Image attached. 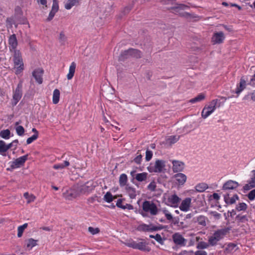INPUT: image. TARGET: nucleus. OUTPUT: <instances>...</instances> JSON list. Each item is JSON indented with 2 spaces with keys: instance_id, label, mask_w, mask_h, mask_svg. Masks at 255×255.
I'll use <instances>...</instances> for the list:
<instances>
[{
  "instance_id": "obj_1",
  "label": "nucleus",
  "mask_w": 255,
  "mask_h": 255,
  "mask_svg": "<svg viewBox=\"0 0 255 255\" xmlns=\"http://www.w3.org/2000/svg\"><path fill=\"white\" fill-rule=\"evenodd\" d=\"M142 56V53L141 51L137 49L130 48L121 52L119 57V60L121 61H125L130 58L139 59L141 58Z\"/></svg>"
},
{
  "instance_id": "obj_2",
  "label": "nucleus",
  "mask_w": 255,
  "mask_h": 255,
  "mask_svg": "<svg viewBox=\"0 0 255 255\" xmlns=\"http://www.w3.org/2000/svg\"><path fill=\"white\" fill-rule=\"evenodd\" d=\"M230 228H224L216 231L213 236H211L208 240L209 244L211 246H216L217 242L222 239L229 232Z\"/></svg>"
},
{
  "instance_id": "obj_3",
  "label": "nucleus",
  "mask_w": 255,
  "mask_h": 255,
  "mask_svg": "<svg viewBox=\"0 0 255 255\" xmlns=\"http://www.w3.org/2000/svg\"><path fill=\"white\" fill-rule=\"evenodd\" d=\"M188 8H189V6L187 5L176 3L175 6L168 8V9L172 10L174 13L186 18L196 17V16H192V14L183 11L184 10Z\"/></svg>"
},
{
  "instance_id": "obj_4",
  "label": "nucleus",
  "mask_w": 255,
  "mask_h": 255,
  "mask_svg": "<svg viewBox=\"0 0 255 255\" xmlns=\"http://www.w3.org/2000/svg\"><path fill=\"white\" fill-rule=\"evenodd\" d=\"M22 96V81H20L18 83L16 88L13 91L12 99L11 100V105L14 107L16 105Z\"/></svg>"
},
{
  "instance_id": "obj_5",
  "label": "nucleus",
  "mask_w": 255,
  "mask_h": 255,
  "mask_svg": "<svg viewBox=\"0 0 255 255\" xmlns=\"http://www.w3.org/2000/svg\"><path fill=\"white\" fill-rule=\"evenodd\" d=\"M165 161L163 160L157 159L155 161L154 165H150L147 167V170L150 173H161L164 172L166 170L165 167Z\"/></svg>"
},
{
  "instance_id": "obj_6",
  "label": "nucleus",
  "mask_w": 255,
  "mask_h": 255,
  "mask_svg": "<svg viewBox=\"0 0 255 255\" xmlns=\"http://www.w3.org/2000/svg\"><path fill=\"white\" fill-rule=\"evenodd\" d=\"M142 210L146 213H150L151 215H156L158 213L156 205L152 201H144L142 205Z\"/></svg>"
},
{
  "instance_id": "obj_7",
  "label": "nucleus",
  "mask_w": 255,
  "mask_h": 255,
  "mask_svg": "<svg viewBox=\"0 0 255 255\" xmlns=\"http://www.w3.org/2000/svg\"><path fill=\"white\" fill-rule=\"evenodd\" d=\"M74 156L72 155H69L68 158L64 161L63 163L55 164L53 165V168L56 170L64 169L66 167L70 165V162H73L74 161Z\"/></svg>"
},
{
  "instance_id": "obj_8",
  "label": "nucleus",
  "mask_w": 255,
  "mask_h": 255,
  "mask_svg": "<svg viewBox=\"0 0 255 255\" xmlns=\"http://www.w3.org/2000/svg\"><path fill=\"white\" fill-rule=\"evenodd\" d=\"M14 68L15 69V73L16 75L20 74L24 69V64L22 58L13 59Z\"/></svg>"
},
{
  "instance_id": "obj_9",
  "label": "nucleus",
  "mask_w": 255,
  "mask_h": 255,
  "mask_svg": "<svg viewBox=\"0 0 255 255\" xmlns=\"http://www.w3.org/2000/svg\"><path fill=\"white\" fill-rule=\"evenodd\" d=\"M180 200L181 199L177 195L173 194L168 197L166 204L168 206L176 208L178 206Z\"/></svg>"
},
{
  "instance_id": "obj_10",
  "label": "nucleus",
  "mask_w": 255,
  "mask_h": 255,
  "mask_svg": "<svg viewBox=\"0 0 255 255\" xmlns=\"http://www.w3.org/2000/svg\"><path fill=\"white\" fill-rule=\"evenodd\" d=\"M173 242L177 245L180 246H185L186 245V240L179 233L174 234L172 236Z\"/></svg>"
},
{
  "instance_id": "obj_11",
  "label": "nucleus",
  "mask_w": 255,
  "mask_h": 255,
  "mask_svg": "<svg viewBox=\"0 0 255 255\" xmlns=\"http://www.w3.org/2000/svg\"><path fill=\"white\" fill-rule=\"evenodd\" d=\"M225 39V36L222 31L215 32L214 33L212 42L214 44L222 43Z\"/></svg>"
},
{
  "instance_id": "obj_12",
  "label": "nucleus",
  "mask_w": 255,
  "mask_h": 255,
  "mask_svg": "<svg viewBox=\"0 0 255 255\" xmlns=\"http://www.w3.org/2000/svg\"><path fill=\"white\" fill-rule=\"evenodd\" d=\"M172 163L173 164L172 170L174 173H178L183 171L185 167V164L183 162L173 160Z\"/></svg>"
},
{
  "instance_id": "obj_13",
  "label": "nucleus",
  "mask_w": 255,
  "mask_h": 255,
  "mask_svg": "<svg viewBox=\"0 0 255 255\" xmlns=\"http://www.w3.org/2000/svg\"><path fill=\"white\" fill-rule=\"evenodd\" d=\"M239 185L240 184L238 182L233 181L232 180H229L223 184L222 190H234L237 189L238 187L239 186Z\"/></svg>"
},
{
  "instance_id": "obj_14",
  "label": "nucleus",
  "mask_w": 255,
  "mask_h": 255,
  "mask_svg": "<svg viewBox=\"0 0 255 255\" xmlns=\"http://www.w3.org/2000/svg\"><path fill=\"white\" fill-rule=\"evenodd\" d=\"M28 156V154H26L16 158L13 162H12V164L11 165V167L12 168H15L23 165L27 159Z\"/></svg>"
},
{
  "instance_id": "obj_15",
  "label": "nucleus",
  "mask_w": 255,
  "mask_h": 255,
  "mask_svg": "<svg viewBox=\"0 0 255 255\" xmlns=\"http://www.w3.org/2000/svg\"><path fill=\"white\" fill-rule=\"evenodd\" d=\"M247 86V82L244 77H242L239 84H237V88L235 91L232 93H235L238 96L246 88Z\"/></svg>"
},
{
  "instance_id": "obj_16",
  "label": "nucleus",
  "mask_w": 255,
  "mask_h": 255,
  "mask_svg": "<svg viewBox=\"0 0 255 255\" xmlns=\"http://www.w3.org/2000/svg\"><path fill=\"white\" fill-rule=\"evenodd\" d=\"M43 72L44 71L42 69L40 68L35 69L32 72V76L39 84L42 83L43 79L42 77Z\"/></svg>"
},
{
  "instance_id": "obj_17",
  "label": "nucleus",
  "mask_w": 255,
  "mask_h": 255,
  "mask_svg": "<svg viewBox=\"0 0 255 255\" xmlns=\"http://www.w3.org/2000/svg\"><path fill=\"white\" fill-rule=\"evenodd\" d=\"M8 44L9 50L16 49L18 45V42L15 34H13L9 37Z\"/></svg>"
},
{
  "instance_id": "obj_18",
  "label": "nucleus",
  "mask_w": 255,
  "mask_h": 255,
  "mask_svg": "<svg viewBox=\"0 0 255 255\" xmlns=\"http://www.w3.org/2000/svg\"><path fill=\"white\" fill-rule=\"evenodd\" d=\"M191 202V199L190 198H186L182 201L179 206L180 209L184 212L188 211L190 207Z\"/></svg>"
},
{
  "instance_id": "obj_19",
  "label": "nucleus",
  "mask_w": 255,
  "mask_h": 255,
  "mask_svg": "<svg viewBox=\"0 0 255 255\" xmlns=\"http://www.w3.org/2000/svg\"><path fill=\"white\" fill-rule=\"evenodd\" d=\"M176 181L179 185H183L187 180V176L182 173H178L173 176Z\"/></svg>"
},
{
  "instance_id": "obj_20",
  "label": "nucleus",
  "mask_w": 255,
  "mask_h": 255,
  "mask_svg": "<svg viewBox=\"0 0 255 255\" xmlns=\"http://www.w3.org/2000/svg\"><path fill=\"white\" fill-rule=\"evenodd\" d=\"M220 106V102L218 99L213 100L208 106H205L204 108H206L209 111L211 110L212 113L216 108V107H219Z\"/></svg>"
},
{
  "instance_id": "obj_21",
  "label": "nucleus",
  "mask_w": 255,
  "mask_h": 255,
  "mask_svg": "<svg viewBox=\"0 0 255 255\" xmlns=\"http://www.w3.org/2000/svg\"><path fill=\"white\" fill-rule=\"evenodd\" d=\"M126 192L128 194L130 199H135L136 196V191L135 188L128 184L125 187Z\"/></svg>"
},
{
  "instance_id": "obj_22",
  "label": "nucleus",
  "mask_w": 255,
  "mask_h": 255,
  "mask_svg": "<svg viewBox=\"0 0 255 255\" xmlns=\"http://www.w3.org/2000/svg\"><path fill=\"white\" fill-rule=\"evenodd\" d=\"M224 198L225 203L227 204H234L236 202V201L239 199L237 194H235L232 197L230 198L229 194H225Z\"/></svg>"
},
{
  "instance_id": "obj_23",
  "label": "nucleus",
  "mask_w": 255,
  "mask_h": 255,
  "mask_svg": "<svg viewBox=\"0 0 255 255\" xmlns=\"http://www.w3.org/2000/svg\"><path fill=\"white\" fill-rule=\"evenodd\" d=\"M153 225L151 224L146 225L145 224H142L138 226L137 230L140 232H153Z\"/></svg>"
},
{
  "instance_id": "obj_24",
  "label": "nucleus",
  "mask_w": 255,
  "mask_h": 255,
  "mask_svg": "<svg viewBox=\"0 0 255 255\" xmlns=\"http://www.w3.org/2000/svg\"><path fill=\"white\" fill-rule=\"evenodd\" d=\"M76 64L74 62H73L69 67V73L67 75L68 80H71L73 78L75 72Z\"/></svg>"
},
{
  "instance_id": "obj_25",
  "label": "nucleus",
  "mask_w": 255,
  "mask_h": 255,
  "mask_svg": "<svg viewBox=\"0 0 255 255\" xmlns=\"http://www.w3.org/2000/svg\"><path fill=\"white\" fill-rule=\"evenodd\" d=\"M128 180V179L127 175L125 173L122 174L120 176V177H119V182L120 186L121 187H123L124 186H125V187H126V186L128 184H127Z\"/></svg>"
},
{
  "instance_id": "obj_26",
  "label": "nucleus",
  "mask_w": 255,
  "mask_h": 255,
  "mask_svg": "<svg viewBox=\"0 0 255 255\" xmlns=\"http://www.w3.org/2000/svg\"><path fill=\"white\" fill-rule=\"evenodd\" d=\"M147 244L145 242H139L137 243L136 250H139L141 251L149 252L150 248L147 246Z\"/></svg>"
},
{
  "instance_id": "obj_27",
  "label": "nucleus",
  "mask_w": 255,
  "mask_h": 255,
  "mask_svg": "<svg viewBox=\"0 0 255 255\" xmlns=\"http://www.w3.org/2000/svg\"><path fill=\"white\" fill-rule=\"evenodd\" d=\"M179 138V135H170L166 139V143L169 145H172L178 141Z\"/></svg>"
},
{
  "instance_id": "obj_28",
  "label": "nucleus",
  "mask_w": 255,
  "mask_h": 255,
  "mask_svg": "<svg viewBox=\"0 0 255 255\" xmlns=\"http://www.w3.org/2000/svg\"><path fill=\"white\" fill-rule=\"evenodd\" d=\"M148 173L146 172H142L137 173L135 175V180L138 182H143L146 180Z\"/></svg>"
},
{
  "instance_id": "obj_29",
  "label": "nucleus",
  "mask_w": 255,
  "mask_h": 255,
  "mask_svg": "<svg viewBox=\"0 0 255 255\" xmlns=\"http://www.w3.org/2000/svg\"><path fill=\"white\" fill-rule=\"evenodd\" d=\"M208 188V185L205 183H201L198 184L196 187V190L199 192H203Z\"/></svg>"
},
{
  "instance_id": "obj_30",
  "label": "nucleus",
  "mask_w": 255,
  "mask_h": 255,
  "mask_svg": "<svg viewBox=\"0 0 255 255\" xmlns=\"http://www.w3.org/2000/svg\"><path fill=\"white\" fill-rule=\"evenodd\" d=\"M60 94V91L58 89H56L54 90L52 99L53 103L54 104H57L59 102Z\"/></svg>"
},
{
  "instance_id": "obj_31",
  "label": "nucleus",
  "mask_w": 255,
  "mask_h": 255,
  "mask_svg": "<svg viewBox=\"0 0 255 255\" xmlns=\"http://www.w3.org/2000/svg\"><path fill=\"white\" fill-rule=\"evenodd\" d=\"M37 240H35L32 238H30L25 241L26 246L27 248L29 250H30L33 247L37 245Z\"/></svg>"
},
{
  "instance_id": "obj_32",
  "label": "nucleus",
  "mask_w": 255,
  "mask_h": 255,
  "mask_svg": "<svg viewBox=\"0 0 255 255\" xmlns=\"http://www.w3.org/2000/svg\"><path fill=\"white\" fill-rule=\"evenodd\" d=\"M5 142L2 140H0V154L6 156L5 152L7 151Z\"/></svg>"
},
{
  "instance_id": "obj_33",
  "label": "nucleus",
  "mask_w": 255,
  "mask_h": 255,
  "mask_svg": "<svg viewBox=\"0 0 255 255\" xmlns=\"http://www.w3.org/2000/svg\"><path fill=\"white\" fill-rule=\"evenodd\" d=\"M205 98V94L203 93H201L197 96L196 97L192 98L190 100L189 102L191 103H195L197 102H199Z\"/></svg>"
},
{
  "instance_id": "obj_34",
  "label": "nucleus",
  "mask_w": 255,
  "mask_h": 255,
  "mask_svg": "<svg viewBox=\"0 0 255 255\" xmlns=\"http://www.w3.org/2000/svg\"><path fill=\"white\" fill-rule=\"evenodd\" d=\"M10 131L8 129H3L0 131V136L5 139H8L10 137Z\"/></svg>"
},
{
  "instance_id": "obj_35",
  "label": "nucleus",
  "mask_w": 255,
  "mask_h": 255,
  "mask_svg": "<svg viewBox=\"0 0 255 255\" xmlns=\"http://www.w3.org/2000/svg\"><path fill=\"white\" fill-rule=\"evenodd\" d=\"M80 195V192L76 189H71L68 191V196L71 198H75Z\"/></svg>"
},
{
  "instance_id": "obj_36",
  "label": "nucleus",
  "mask_w": 255,
  "mask_h": 255,
  "mask_svg": "<svg viewBox=\"0 0 255 255\" xmlns=\"http://www.w3.org/2000/svg\"><path fill=\"white\" fill-rule=\"evenodd\" d=\"M28 224L25 223L22 226H20L17 228V237L20 238L22 237L24 230L27 227Z\"/></svg>"
},
{
  "instance_id": "obj_37",
  "label": "nucleus",
  "mask_w": 255,
  "mask_h": 255,
  "mask_svg": "<svg viewBox=\"0 0 255 255\" xmlns=\"http://www.w3.org/2000/svg\"><path fill=\"white\" fill-rule=\"evenodd\" d=\"M78 2V0H68L67 2L65 5V7L67 9H70Z\"/></svg>"
},
{
  "instance_id": "obj_38",
  "label": "nucleus",
  "mask_w": 255,
  "mask_h": 255,
  "mask_svg": "<svg viewBox=\"0 0 255 255\" xmlns=\"http://www.w3.org/2000/svg\"><path fill=\"white\" fill-rule=\"evenodd\" d=\"M206 217L204 216L201 215L197 218L196 221L198 222V224L202 226H206Z\"/></svg>"
},
{
  "instance_id": "obj_39",
  "label": "nucleus",
  "mask_w": 255,
  "mask_h": 255,
  "mask_svg": "<svg viewBox=\"0 0 255 255\" xmlns=\"http://www.w3.org/2000/svg\"><path fill=\"white\" fill-rule=\"evenodd\" d=\"M236 247H237V244L233 243H230L228 244V245L226 248V251L227 253H232L233 251H235L237 250V249H235Z\"/></svg>"
},
{
  "instance_id": "obj_40",
  "label": "nucleus",
  "mask_w": 255,
  "mask_h": 255,
  "mask_svg": "<svg viewBox=\"0 0 255 255\" xmlns=\"http://www.w3.org/2000/svg\"><path fill=\"white\" fill-rule=\"evenodd\" d=\"M126 245L129 248L136 249L137 243L132 240H129L125 243Z\"/></svg>"
},
{
  "instance_id": "obj_41",
  "label": "nucleus",
  "mask_w": 255,
  "mask_h": 255,
  "mask_svg": "<svg viewBox=\"0 0 255 255\" xmlns=\"http://www.w3.org/2000/svg\"><path fill=\"white\" fill-rule=\"evenodd\" d=\"M113 196L111 192H108L104 195V199L108 203H111L113 201Z\"/></svg>"
},
{
  "instance_id": "obj_42",
  "label": "nucleus",
  "mask_w": 255,
  "mask_h": 255,
  "mask_svg": "<svg viewBox=\"0 0 255 255\" xmlns=\"http://www.w3.org/2000/svg\"><path fill=\"white\" fill-rule=\"evenodd\" d=\"M247 205L245 203H240L237 205L236 209L238 211H245L247 209Z\"/></svg>"
},
{
  "instance_id": "obj_43",
  "label": "nucleus",
  "mask_w": 255,
  "mask_h": 255,
  "mask_svg": "<svg viewBox=\"0 0 255 255\" xmlns=\"http://www.w3.org/2000/svg\"><path fill=\"white\" fill-rule=\"evenodd\" d=\"M59 41L61 45H64L66 41L67 38L64 34L63 32H61L59 36Z\"/></svg>"
},
{
  "instance_id": "obj_44",
  "label": "nucleus",
  "mask_w": 255,
  "mask_h": 255,
  "mask_svg": "<svg viewBox=\"0 0 255 255\" xmlns=\"http://www.w3.org/2000/svg\"><path fill=\"white\" fill-rule=\"evenodd\" d=\"M24 197L27 199V203L33 201L35 199V197L33 195H29L28 192H25L23 194Z\"/></svg>"
},
{
  "instance_id": "obj_45",
  "label": "nucleus",
  "mask_w": 255,
  "mask_h": 255,
  "mask_svg": "<svg viewBox=\"0 0 255 255\" xmlns=\"http://www.w3.org/2000/svg\"><path fill=\"white\" fill-rule=\"evenodd\" d=\"M15 130L16 133L19 136H22L23 135L24 133V128L21 126H18L15 128Z\"/></svg>"
},
{
  "instance_id": "obj_46",
  "label": "nucleus",
  "mask_w": 255,
  "mask_h": 255,
  "mask_svg": "<svg viewBox=\"0 0 255 255\" xmlns=\"http://www.w3.org/2000/svg\"><path fill=\"white\" fill-rule=\"evenodd\" d=\"M236 220H237L239 222L241 223H245L248 221V217L246 215L241 216L238 215L236 217Z\"/></svg>"
},
{
  "instance_id": "obj_47",
  "label": "nucleus",
  "mask_w": 255,
  "mask_h": 255,
  "mask_svg": "<svg viewBox=\"0 0 255 255\" xmlns=\"http://www.w3.org/2000/svg\"><path fill=\"white\" fill-rule=\"evenodd\" d=\"M210 244L205 242H199L197 246V248L198 249H204L207 248L209 246Z\"/></svg>"
},
{
  "instance_id": "obj_48",
  "label": "nucleus",
  "mask_w": 255,
  "mask_h": 255,
  "mask_svg": "<svg viewBox=\"0 0 255 255\" xmlns=\"http://www.w3.org/2000/svg\"><path fill=\"white\" fill-rule=\"evenodd\" d=\"M211 114V110L209 111L208 110V109H206V108H203L202 111L201 115L202 118H203L204 119H206L208 116H209Z\"/></svg>"
},
{
  "instance_id": "obj_49",
  "label": "nucleus",
  "mask_w": 255,
  "mask_h": 255,
  "mask_svg": "<svg viewBox=\"0 0 255 255\" xmlns=\"http://www.w3.org/2000/svg\"><path fill=\"white\" fill-rule=\"evenodd\" d=\"M156 187V185L155 182L154 181H152L147 186V189L151 192H153L155 191Z\"/></svg>"
},
{
  "instance_id": "obj_50",
  "label": "nucleus",
  "mask_w": 255,
  "mask_h": 255,
  "mask_svg": "<svg viewBox=\"0 0 255 255\" xmlns=\"http://www.w3.org/2000/svg\"><path fill=\"white\" fill-rule=\"evenodd\" d=\"M10 51L13 53V59L22 58L21 54L19 50L15 49L14 50H10Z\"/></svg>"
},
{
  "instance_id": "obj_51",
  "label": "nucleus",
  "mask_w": 255,
  "mask_h": 255,
  "mask_svg": "<svg viewBox=\"0 0 255 255\" xmlns=\"http://www.w3.org/2000/svg\"><path fill=\"white\" fill-rule=\"evenodd\" d=\"M38 138V135L37 134H34L31 137H28L26 140V143L27 144H30L34 140H36Z\"/></svg>"
},
{
  "instance_id": "obj_52",
  "label": "nucleus",
  "mask_w": 255,
  "mask_h": 255,
  "mask_svg": "<svg viewBox=\"0 0 255 255\" xmlns=\"http://www.w3.org/2000/svg\"><path fill=\"white\" fill-rule=\"evenodd\" d=\"M88 231L92 235H95L100 232V229L98 228H94L93 227H89L88 228Z\"/></svg>"
},
{
  "instance_id": "obj_53",
  "label": "nucleus",
  "mask_w": 255,
  "mask_h": 255,
  "mask_svg": "<svg viewBox=\"0 0 255 255\" xmlns=\"http://www.w3.org/2000/svg\"><path fill=\"white\" fill-rule=\"evenodd\" d=\"M58 9H59V6H58V2L56 0H53L51 10H53V11L57 12L58 11Z\"/></svg>"
},
{
  "instance_id": "obj_54",
  "label": "nucleus",
  "mask_w": 255,
  "mask_h": 255,
  "mask_svg": "<svg viewBox=\"0 0 255 255\" xmlns=\"http://www.w3.org/2000/svg\"><path fill=\"white\" fill-rule=\"evenodd\" d=\"M163 213L164 214L166 219L169 221H171L173 219L172 215L167 210H163Z\"/></svg>"
},
{
  "instance_id": "obj_55",
  "label": "nucleus",
  "mask_w": 255,
  "mask_h": 255,
  "mask_svg": "<svg viewBox=\"0 0 255 255\" xmlns=\"http://www.w3.org/2000/svg\"><path fill=\"white\" fill-rule=\"evenodd\" d=\"M154 239L160 244H161V245L164 244V240L162 239L160 235H159L158 234H156V235H155Z\"/></svg>"
},
{
  "instance_id": "obj_56",
  "label": "nucleus",
  "mask_w": 255,
  "mask_h": 255,
  "mask_svg": "<svg viewBox=\"0 0 255 255\" xmlns=\"http://www.w3.org/2000/svg\"><path fill=\"white\" fill-rule=\"evenodd\" d=\"M152 152L149 150L146 151L145 159L146 161H149L152 157Z\"/></svg>"
},
{
  "instance_id": "obj_57",
  "label": "nucleus",
  "mask_w": 255,
  "mask_h": 255,
  "mask_svg": "<svg viewBox=\"0 0 255 255\" xmlns=\"http://www.w3.org/2000/svg\"><path fill=\"white\" fill-rule=\"evenodd\" d=\"M248 197L250 200H253L255 198V189L249 192Z\"/></svg>"
},
{
  "instance_id": "obj_58",
  "label": "nucleus",
  "mask_w": 255,
  "mask_h": 255,
  "mask_svg": "<svg viewBox=\"0 0 255 255\" xmlns=\"http://www.w3.org/2000/svg\"><path fill=\"white\" fill-rule=\"evenodd\" d=\"M254 187H255V186H253V184H250V182L248 181V183L244 186L243 189L244 190L248 191Z\"/></svg>"
},
{
  "instance_id": "obj_59",
  "label": "nucleus",
  "mask_w": 255,
  "mask_h": 255,
  "mask_svg": "<svg viewBox=\"0 0 255 255\" xmlns=\"http://www.w3.org/2000/svg\"><path fill=\"white\" fill-rule=\"evenodd\" d=\"M132 5H131L127 6L124 8L122 12L123 13V14L124 15H126V14H128V13H129V12L130 11V10L132 9Z\"/></svg>"
},
{
  "instance_id": "obj_60",
  "label": "nucleus",
  "mask_w": 255,
  "mask_h": 255,
  "mask_svg": "<svg viewBox=\"0 0 255 255\" xmlns=\"http://www.w3.org/2000/svg\"><path fill=\"white\" fill-rule=\"evenodd\" d=\"M142 156L141 154L137 155L133 159V161L136 163L139 164L142 160Z\"/></svg>"
},
{
  "instance_id": "obj_61",
  "label": "nucleus",
  "mask_w": 255,
  "mask_h": 255,
  "mask_svg": "<svg viewBox=\"0 0 255 255\" xmlns=\"http://www.w3.org/2000/svg\"><path fill=\"white\" fill-rule=\"evenodd\" d=\"M252 172L253 175L249 181L250 182V184H253V186H255V170H252Z\"/></svg>"
},
{
  "instance_id": "obj_62",
  "label": "nucleus",
  "mask_w": 255,
  "mask_h": 255,
  "mask_svg": "<svg viewBox=\"0 0 255 255\" xmlns=\"http://www.w3.org/2000/svg\"><path fill=\"white\" fill-rule=\"evenodd\" d=\"M56 13V12H55L53 10H51L49 14L48 17L47 18V21H49L51 20L54 17Z\"/></svg>"
},
{
  "instance_id": "obj_63",
  "label": "nucleus",
  "mask_w": 255,
  "mask_h": 255,
  "mask_svg": "<svg viewBox=\"0 0 255 255\" xmlns=\"http://www.w3.org/2000/svg\"><path fill=\"white\" fill-rule=\"evenodd\" d=\"M211 214L216 219H220L221 217V215L217 212H212Z\"/></svg>"
},
{
  "instance_id": "obj_64",
  "label": "nucleus",
  "mask_w": 255,
  "mask_h": 255,
  "mask_svg": "<svg viewBox=\"0 0 255 255\" xmlns=\"http://www.w3.org/2000/svg\"><path fill=\"white\" fill-rule=\"evenodd\" d=\"M249 84L253 86H255V73L252 76L250 82L249 83Z\"/></svg>"
}]
</instances>
